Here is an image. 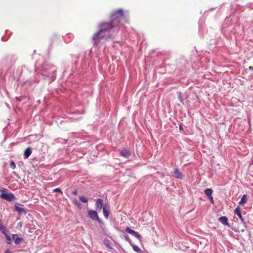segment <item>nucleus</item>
I'll use <instances>...</instances> for the list:
<instances>
[{
    "label": "nucleus",
    "instance_id": "39448f33",
    "mask_svg": "<svg viewBox=\"0 0 253 253\" xmlns=\"http://www.w3.org/2000/svg\"><path fill=\"white\" fill-rule=\"evenodd\" d=\"M88 215L92 220L97 221L100 224V226L101 225H103L104 223L102 220L99 218L97 212L96 211L93 210H88Z\"/></svg>",
    "mask_w": 253,
    "mask_h": 253
},
{
    "label": "nucleus",
    "instance_id": "0eeeda50",
    "mask_svg": "<svg viewBox=\"0 0 253 253\" xmlns=\"http://www.w3.org/2000/svg\"><path fill=\"white\" fill-rule=\"evenodd\" d=\"M1 233L4 235V236L7 240L6 243L9 245L11 244L12 238L10 236V233L9 231L7 230V228H6L5 230L2 231Z\"/></svg>",
    "mask_w": 253,
    "mask_h": 253
},
{
    "label": "nucleus",
    "instance_id": "ddd939ff",
    "mask_svg": "<svg viewBox=\"0 0 253 253\" xmlns=\"http://www.w3.org/2000/svg\"><path fill=\"white\" fill-rule=\"evenodd\" d=\"M218 221L224 225H229L228 219L226 216H221L218 218Z\"/></svg>",
    "mask_w": 253,
    "mask_h": 253
},
{
    "label": "nucleus",
    "instance_id": "b1692460",
    "mask_svg": "<svg viewBox=\"0 0 253 253\" xmlns=\"http://www.w3.org/2000/svg\"><path fill=\"white\" fill-rule=\"evenodd\" d=\"M53 192H55V193H60L61 194L63 193L61 190L59 188H57L53 189Z\"/></svg>",
    "mask_w": 253,
    "mask_h": 253
},
{
    "label": "nucleus",
    "instance_id": "1a4fd4ad",
    "mask_svg": "<svg viewBox=\"0 0 253 253\" xmlns=\"http://www.w3.org/2000/svg\"><path fill=\"white\" fill-rule=\"evenodd\" d=\"M104 205L105 204H103V200L101 199H97L95 205L96 211H100L102 208H103Z\"/></svg>",
    "mask_w": 253,
    "mask_h": 253
},
{
    "label": "nucleus",
    "instance_id": "20e7f679",
    "mask_svg": "<svg viewBox=\"0 0 253 253\" xmlns=\"http://www.w3.org/2000/svg\"><path fill=\"white\" fill-rule=\"evenodd\" d=\"M8 190L6 188H3L0 190L1 194L0 195V198L5 200L7 202H12L16 199L14 195L12 193H7Z\"/></svg>",
    "mask_w": 253,
    "mask_h": 253
},
{
    "label": "nucleus",
    "instance_id": "4468645a",
    "mask_svg": "<svg viewBox=\"0 0 253 253\" xmlns=\"http://www.w3.org/2000/svg\"><path fill=\"white\" fill-rule=\"evenodd\" d=\"M103 213L105 217L107 219L110 214V210L107 209L106 204H105L103 208Z\"/></svg>",
    "mask_w": 253,
    "mask_h": 253
},
{
    "label": "nucleus",
    "instance_id": "412c9836",
    "mask_svg": "<svg viewBox=\"0 0 253 253\" xmlns=\"http://www.w3.org/2000/svg\"><path fill=\"white\" fill-rule=\"evenodd\" d=\"M80 200L83 202V203H86L88 202V200L87 198H86L84 196H80Z\"/></svg>",
    "mask_w": 253,
    "mask_h": 253
},
{
    "label": "nucleus",
    "instance_id": "423d86ee",
    "mask_svg": "<svg viewBox=\"0 0 253 253\" xmlns=\"http://www.w3.org/2000/svg\"><path fill=\"white\" fill-rule=\"evenodd\" d=\"M19 206H23L22 205L20 204H16L15 206V211L19 213L20 214L26 215L27 212L25 209L22 207H19Z\"/></svg>",
    "mask_w": 253,
    "mask_h": 253
},
{
    "label": "nucleus",
    "instance_id": "c756f323",
    "mask_svg": "<svg viewBox=\"0 0 253 253\" xmlns=\"http://www.w3.org/2000/svg\"><path fill=\"white\" fill-rule=\"evenodd\" d=\"M4 253H12L8 249H7Z\"/></svg>",
    "mask_w": 253,
    "mask_h": 253
},
{
    "label": "nucleus",
    "instance_id": "2f4dec72",
    "mask_svg": "<svg viewBox=\"0 0 253 253\" xmlns=\"http://www.w3.org/2000/svg\"><path fill=\"white\" fill-rule=\"evenodd\" d=\"M249 69V70L253 71V66H250Z\"/></svg>",
    "mask_w": 253,
    "mask_h": 253
},
{
    "label": "nucleus",
    "instance_id": "aec40b11",
    "mask_svg": "<svg viewBox=\"0 0 253 253\" xmlns=\"http://www.w3.org/2000/svg\"><path fill=\"white\" fill-rule=\"evenodd\" d=\"M178 99L183 104H184L183 100L182 99V93L181 92H178Z\"/></svg>",
    "mask_w": 253,
    "mask_h": 253
},
{
    "label": "nucleus",
    "instance_id": "9b49d317",
    "mask_svg": "<svg viewBox=\"0 0 253 253\" xmlns=\"http://www.w3.org/2000/svg\"><path fill=\"white\" fill-rule=\"evenodd\" d=\"M11 238L14 240L15 244L17 245H19L23 241V239L19 237L17 234H12Z\"/></svg>",
    "mask_w": 253,
    "mask_h": 253
},
{
    "label": "nucleus",
    "instance_id": "bb28decb",
    "mask_svg": "<svg viewBox=\"0 0 253 253\" xmlns=\"http://www.w3.org/2000/svg\"><path fill=\"white\" fill-rule=\"evenodd\" d=\"M6 229V227L5 226L2 225V224H0V231L1 232L2 231L5 230Z\"/></svg>",
    "mask_w": 253,
    "mask_h": 253
},
{
    "label": "nucleus",
    "instance_id": "7ed1b4c3",
    "mask_svg": "<svg viewBox=\"0 0 253 253\" xmlns=\"http://www.w3.org/2000/svg\"><path fill=\"white\" fill-rule=\"evenodd\" d=\"M123 16L124 13L123 9H120L116 10L111 15V23L117 27L120 21V19Z\"/></svg>",
    "mask_w": 253,
    "mask_h": 253
},
{
    "label": "nucleus",
    "instance_id": "f3484780",
    "mask_svg": "<svg viewBox=\"0 0 253 253\" xmlns=\"http://www.w3.org/2000/svg\"><path fill=\"white\" fill-rule=\"evenodd\" d=\"M247 201V195H244L241 200L240 201V202H239V204L240 205H243L244 204H245Z\"/></svg>",
    "mask_w": 253,
    "mask_h": 253
},
{
    "label": "nucleus",
    "instance_id": "c85d7f7f",
    "mask_svg": "<svg viewBox=\"0 0 253 253\" xmlns=\"http://www.w3.org/2000/svg\"><path fill=\"white\" fill-rule=\"evenodd\" d=\"M179 130H183L182 125L181 124H179Z\"/></svg>",
    "mask_w": 253,
    "mask_h": 253
},
{
    "label": "nucleus",
    "instance_id": "dca6fc26",
    "mask_svg": "<svg viewBox=\"0 0 253 253\" xmlns=\"http://www.w3.org/2000/svg\"><path fill=\"white\" fill-rule=\"evenodd\" d=\"M32 153V149L30 147H28L24 151V157L25 159H27Z\"/></svg>",
    "mask_w": 253,
    "mask_h": 253
},
{
    "label": "nucleus",
    "instance_id": "a211bd4d",
    "mask_svg": "<svg viewBox=\"0 0 253 253\" xmlns=\"http://www.w3.org/2000/svg\"><path fill=\"white\" fill-rule=\"evenodd\" d=\"M132 247L133 250L138 253H142V251L137 246L133 245L132 243L130 245Z\"/></svg>",
    "mask_w": 253,
    "mask_h": 253
},
{
    "label": "nucleus",
    "instance_id": "4be33fe9",
    "mask_svg": "<svg viewBox=\"0 0 253 253\" xmlns=\"http://www.w3.org/2000/svg\"><path fill=\"white\" fill-rule=\"evenodd\" d=\"M123 236H124V237L126 240V241H127L130 244V245H131L132 244V242H131V240L129 239L128 235L124 234Z\"/></svg>",
    "mask_w": 253,
    "mask_h": 253
},
{
    "label": "nucleus",
    "instance_id": "5701e85b",
    "mask_svg": "<svg viewBox=\"0 0 253 253\" xmlns=\"http://www.w3.org/2000/svg\"><path fill=\"white\" fill-rule=\"evenodd\" d=\"M10 167L12 169H15V168H16V165H15V164L14 162H13V161H11V162H10Z\"/></svg>",
    "mask_w": 253,
    "mask_h": 253
},
{
    "label": "nucleus",
    "instance_id": "6ab92c4d",
    "mask_svg": "<svg viewBox=\"0 0 253 253\" xmlns=\"http://www.w3.org/2000/svg\"><path fill=\"white\" fill-rule=\"evenodd\" d=\"M204 192L205 195L208 196L209 198L211 196H212L211 195L212 193V190H211V189L207 188L205 190Z\"/></svg>",
    "mask_w": 253,
    "mask_h": 253
},
{
    "label": "nucleus",
    "instance_id": "393cba45",
    "mask_svg": "<svg viewBox=\"0 0 253 253\" xmlns=\"http://www.w3.org/2000/svg\"><path fill=\"white\" fill-rule=\"evenodd\" d=\"M105 245H106V246L110 249H112V247L110 245V243H109V241H105Z\"/></svg>",
    "mask_w": 253,
    "mask_h": 253
},
{
    "label": "nucleus",
    "instance_id": "9d476101",
    "mask_svg": "<svg viewBox=\"0 0 253 253\" xmlns=\"http://www.w3.org/2000/svg\"><path fill=\"white\" fill-rule=\"evenodd\" d=\"M234 213L236 214L239 218L240 219L242 223L243 224H245V219L243 217L241 212V208L239 206H238L234 210Z\"/></svg>",
    "mask_w": 253,
    "mask_h": 253
},
{
    "label": "nucleus",
    "instance_id": "cd10ccee",
    "mask_svg": "<svg viewBox=\"0 0 253 253\" xmlns=\"http://www.w3.org/2000/svg\"><path fill=\"white\" fill-rule=\"evenodd\" d=\"M210 198V201L213 204V197L212 196H211L210 197H209Z\"/></svg>",
    "mask_w": 253,
    "mask_h": 253
},
{
    "label": "nucleus",
    "instance_id": "2eb2a0df",
    "mask_svg": "<svg viewBox=\"0 0 253 253\" xmlns=\"http://www.w3.org/2000/svg\"><path fill=\"white\" fill-rule=\"evenodd\" d=\"M131 153L126 149L122 150L121 152V155L125 157L128 158L130 156Z\"/></svg>",
    "mask_w": 253,
    "mask_h": 253
},
{
    "label": "nucleus",
    "instance_id": "a878e982",
    "mask_svg": "<svg viewBox=\"0 0 253 253\" xmlns=\"http://www.w3.org/2000/svg\"><path fill=\"white\" fill-rule=\"evenodd\" d=\"M74 203L79 208H81V204L76 199L74 200Z\"/></svg>",
    "mask_w": 253,
    "mask_h": 253
},
{
    "label": "nucleus",
    "instance_id": "f257e3e1",
    "mask_svg": "<svg viewBox=\"0 0 253 253\" xmlns=\"http://www.w3.org/2000/svg\"><path fill=\"white\" fill-rule=\"evenodd\" d=\"M98 32L92 36L94 46H97L101 39L112 38L118 31V28L111 22H102L98 25Z\"/></svg>",
    "mask_w": 253,
    "mask_h": 253
},
{
    "label": "nucleus",
    "instance_id": "f8f14e48",
    "mask_svg": "<svg viewBox=\"0 0 253 253\" xmlns=\"http://www.w3.org/2000/svg\"><path fill=\"white\" fill-rule=\"evenodd\" d=\"M173 175L175 177L182 179H183V176L182 173L179 171V169L176 168L173 171Z\"/></svg>",
    "mask_w": 253,
    "mask_h": 253
},
{
    "label": "nucleus",
    "instance_id": "7c9ffc66",
    "mask_svg": "<svg viewBox=\"0 0 253 253\" xmlns=\"http://www.w3.org/2000/svg\"><path fill=\"white\" fill-rule=\"evenodd\" d=\"M73 195H77L78 194L77 191H74L72 192Z\"/></svg>",
    "mask_w": 253,
    "mask_h": 253
},
{
    "label": "nucleus",
    "instance_id": "6e6552de",
    "mask_svg": "<svg viewBox=\"0 0 253 253\" xmlns=\"http://www.w3.org/2000/svg\"><path fill=\"white\" fill-rule=\"evenodd\" d=\"M126 232L131 234L133 236L135 237L136 238H137L139 240H140L141 238V235L137 232L131 229L129 227H126Z\"/></svg>",
    "mask_w": 253,
    "mask_h": 253
},
{
    "label": "nucleus",
    "instance_id": "f03ea898",
    "mask_svg": "<svg viewBox=\"0 0 253 253\" xmlns=\"http://www.w3.org/2000/svg\"><path fill=\"white\" fill-rule=\"evenodd\" d=\"M42 75L51 78L50 82H53L56 78V69L51 64L44 63L42 65Z\"/></svg>",
    "mask_w": 253,
    "mask_h": 253
}]
</instances>
